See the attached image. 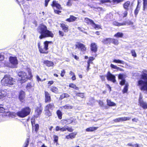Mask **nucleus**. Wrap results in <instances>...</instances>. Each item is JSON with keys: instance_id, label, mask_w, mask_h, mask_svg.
<instances>
[{"instance_id": "473e14b6", "label": "nucleus", "mask_w": 147, "mask_h": 147, "mask_svg": "<svg viewBox=\"0 0 147 147\" xmlns=\"http://www.w3.org/2000/svg\"><path fill=\"white\" fill-rule=\"evenodd\" d=\"M94 59V58L93 57H90L89 58V61L88 62V70L89 67L90 66V63Z\"/></svg>"}, {"instance_id": "09e8293b", "label": "nucleus", "mask_w": 147, "mask_h": 147, "mask_svg": "<svg viewBox=\"0 0 147 147\" xmlns=\"http://www.w3.org/2000/svg\"><path fill=\"white\" fill-rule=\"evenodd\" d=\"M131 53L132 56L134 57H136V54L135 50H132L131 51Z\"/></svg>"}, {"instance_id": "20e7f679", "label": "nucleus", "mask_w": 147, "mask_h": 147, "mask_svg": "<svg viewBox=\"0 0 147 147\" xmlns=\"http://www.w3.org/2000/svg\"><path fill=\"white\" fill-rule=\"evenodd\" d=\"M15 82L14 79L7 75L4 76L1 82L2 84L4 86L12 85L14 84Z\"/></svg>"}, {"instance_id": "f8f14e48", "label": "nucleus", "mask_w": 147, "mask_h": 147, "mask_svg": "<svg viewBox=\"0 0 147 147\" xmlns=\"http://www.w3.org/2000/svg\"><path fill=\"white\" fill-rule=\"evenodd\" d=\"M125 75L123 74H120L119 75L118 78L119 79L121 80L120 82V84L121 85H123L125 84V81L124 79Z\"/></svg>"}, {"instance_id": "1a4fd4ad", "label": "nucleus", "mask_w": 147, "mask_h": 147, "mask_svg": "<svg viewBox=\"0 0 147 147\" xmlns=\"http://www.w3.org/2000/svg\"><path fill=\"white\" fill-rule=\"evenodd\" d=\"M75 46L76 48L81 49L82 51H85L86 50V48L85 46L80 42H77Z\"/></svg>"}, {"instance_id": "69168bd1", "label": "nucleus", "mask_w": 147, "mask_h": 147, "mask_svg": "<svg viewBox=\"0 0 147 147\" xmlns=\"http://www.w3.org/2000/svg\"><path fill=\"white\" fill-rule=\"evenodd\" d=\"M25 144L26 145L24 147H27L29 144V141L28 139L26 141V142Z\"/></svg>"}, {"instance_id": "c756f323", "label": "nucleus", "mask_w": 147, "mask_h": 147, "mask_svg": "<svg viewBox=\"0 0 147 147\" xmlns=\"http://www.w3.org/2000/svg\"><path fill=\"white\" fill-rule=\"evenodd\" d=\"M69 74L71 76H72L71 79L73 80H76V77L74 72L71 71H70L69 72Z\"/></svg>"}, {"instance_id": "39448f33", "label": "nucleus", "mask_w": 147, "mask_h": 147, "mask_svg": "<svg viewBox=\"0 0 147 147\" xmlns=\"http://www.w3.org/2000/svg\"><path fill=\"white\" fill-rule=\"evenodd\" d=\"M50 41H46L44 42V47H43L40 42H39L38 43V46L39 51L40 53H47L48 52L47 51L48 49V44L51 43Z\"/></svg>"}, {"instance_id": "f3484780", "label": "nucleus", "mask_w": 147, "mask_h": 147, "mask_svg": "<svg viewBox=\"0 0 147 147\" xmlns=\"http://www.w3.org/2000/svg\"><path fill=\"white\" fill-rule=\"evenodd\" d=\"M61 27L65 32H66L68 31L69 27L67 25L63 23L61 24Z\"/></svg>"}, {"instance_id": "864d4df0", "label": "nucleus", "mask_w": 147, "mask_h": 147, "mask_svg": "<svg viewBox=\"0 0 147 147\" xmlns=\"http://www.w3.org/2000/svg\"><path fill=\"white\" fill-rule=\"evenodd\" d=\"M142 96L141 95V94H140V97L139 98V103H140V102H141L143 101L142 100Z\"/></svg>"}, {"instance_id": "79ce46f5", "label": "nucleus", "mask_w": 147, "mask_h": 147, "mask_svg": "<svg viewBox=\"0 0 147 147\" xmlns=\"http://www.w3.org/2000/svg\"><path fill=\"white\" fill-rule=\"evenodd\" d=\"M53 137L54 139V142L57 144L59 138L58 136L57 135H54Z\"/></svg>"}, {"instance_id": "c03bdc74", "label": "nucleus", "mask_w": 147, "mask_h": 147, "mask_svg": "<svg viewBox=\"0 0 147 147\" xmlns=\"http://www.w3.org/2000/svg\"><path fill=\"white\" fill-rule=\"evenodd\" d=\"M76 0H68L67 3V5L70 6L72 5V2L74 1H76Z\"/></svg>"}, {"instance_id": "13d9d810", "label": "nucleus", "mask_w": 147, "mask_h": 147, "mask_svg": "<svg viewBox=\"0 0 147 147\" xmlns=\"http://www.w3.org/2000/svg\"><path fill=\"white\" fill-rule=\"evenodd\" d=\"M31 122L32 126H33V125H34L35 124V121L34 119H31Z\"/></svg>"}, {"instance_id": "3c124183", "label": "nucleus", "mask_w": 147, "mask_h": 147, "mask_svg": "<svg viewBox=\"0 0 147 147\" xmlns=\"http://www.w3.org/2000/svg\"><path fill=\"white\" fill-rule=\"evenodd\" d=\"M5 112V109L2 107H0V113H3Z\"/></svg>"}, {"instance_id": "4be33fe9", "label": "nucleus", "mask_w": 147, "mask_h": 147, "mask_svg": "<svg viewBox=\"0 0 147 147\" xmlns=\"http://www.w3.org/2000/svg\"><path fill=\"white\" fill-rule=\"evenodd\" d=\"M44 63L48 67H52L54 65V63L53 62L48 60L45 61Z\"/></svg>"}, {"instance_id": "f03ea898", "label": "nucleus", "mask_w": 147, "mask_h": 147, "mask_svg": "<svg viewBox=\"0 0 147 147\" xmlns=\"http://www.w3.org/2000/svg\"><path fill=\"white\" fill-rule=\"evenodd\" d=\"M138 85L141 86V90L147 94V71L143 72L141 79L138 82Z\"/></svg>"}, {"instance_id": "8fccbe9b", "label": "nucleus", "mask_w": 147, "mask_h": 147, "mask_svg": "<svg viewBox=\"0 0 147 147\" xmlns=\"http://www.w3.org/2000/svg\"><path fill=\"white\" fill-rule=\"evenodd\" d=\"M66 130H67L69 132H71L73 131L74 129L71 127L66 126Z\"/></svg>"}, {"instance_id": "6e6d98bb", "label": "nucleus", "mask_w": 147, "mask_h": 147, "mask_svg": "<svg viewBox=\"0 0 147 147\" xmlns=\"http://www.w3.org/2000/svg\"><path fill=\"white\" fill-rule=\"evenodd\" d=\"M61 127L59 126H57L55 128V130L56 131H58L61 130Z\"/></svg>"}, {"instance_id": "6e6552de", "label": "nucleus", "mask_w": 147, "mask_h": 147, "mask_svg": "<svg viewBox=\"0 0 147 147\" xmlns=\"http://www.w3.org/2000/svg\"><path fill=\"white\" fill-rule=\"evenodd\" d=\"M107 79L108 80L111 81L114 83L116 82L115 77L112 75L109 71L108 72L107 75Z\"/></svg>"}, {"instance_id": "e2e57ef3", "label": "nucleus", "mask_w": 147, "mask_h": 147, "mask_svg": "<svg viewBox=\"0 0 147 147\" xmlns=\"http://www.w3.org/2000/svg\"><path fill=\"white\" fill-rule=\"evenodd\" d=\"M138 5L137 6V7L135 11V16H136L138 13Z\"/></svg>"}, {"instance_id": "0e129e2a", "label": "nucleus", "mask_w": 147, "mask_h": 147, "mask_svg": "<svg viewBox=\"0 0 147 147\" xmlns=\"http://www.w3.org/2000/svg\"><path fill=\"white\" fill-rule=\"evenodd\" d=\"M99 105L101 106H102L103 105V102L101 100H99L98 102Z\"/></svg>"}, {"instance_id": "72a5a7b5", "label": "nucleus", "mask_w": 147, "mask_h": 147, "mask_svg": "<svg viewBox=\"0 0 147 147\" xmlns=\"http://www.w3.org/2000/svg\"><path fill=\"white\" fill-rule=\"evenodd\" d=\"M69 86L71 88H72L75 90H78V88L77 87L76 85L72 83H71L69 84Z\"/></svg>"}, {"instance_id": "a19ab883", "label": "nucleus", "mask_w": 147, "mask_h": 147, "mask_svg": "<svg viewBox=\"0 0 147 147\" xmlns=\"http://www.w3.org/2000/svg\"><path fill=\"white\" fill-rule=\"evenodd\" d=\"M57 114L58 117L59 118L61 119L62 118V113L59 110H58L57 112Z\"/></svg>"}, {"instance_id": "58836bf2", "label": "nucleus", "mask_w": 147, "mask_h": 147, "mask_svg": "<svg viewBox=\"0 0 147 147\" xmlns=\"http://www.w3.org/2000/svg\"><path fill=\"white\" fill-rule=\"evenodd\" d=\"M32 127L33 129H34L36 131V132L38 130L39 128V125L38 124H35L33 125Z\"/></svg>"}, {"instance_id": "0eeeda50", "label": "nucleus", "mask_w": 147, "mask_h": 147, "mask_svg": "<svg viewBox=\"0 0 147 147\" xmlns=\"http://www.w3.org/2000/svg\"><path fill=\"white\" fill-rule=\"evenodd\" d=\"M10 63L11 64V67L14 68L18 64V60L16 57H10L9 58Z\"/></svg>"}, {"instance_id": "393cba45", "label": "nucleus", "mask_w": 147, "mask_h": 147, "mask_svg": "<svg viewBox=\"0 0 147 147\" xmlns=\"http://www.w3.org/2000/svg\"><path fill=\"white\" fill-rule=\"evenodd\" d=\"M98 128V127H91L87 128L86 131L87 132L93 131L96 130Z\"/></svg>"}, {"instance_id": "2f4dec72", "label": "nucleus", "mask_w": 147, "mask_h": 147, "mask_svg": "<svg viewBox=\"0 0 147 147\" xmlns=\"http://www.w3.org/2000/svg\"><path fill=\"white\" fill-rule=\"evenodd\" d=\"M107 105L110 106H115L116 105V104L115 103L111 102L110 100H107Z\"/></svg>"}, {"instance_id": "423d86ee", "label": "nucleus", "mask_w": 147, "mask_h": 147, "mask_svg": "<svg viewBox=\"0 0 147 147\" xmlns=\"http://www.w3.org/2000/svg\"><path fill=\"white\" fill-rule=\"evenodd\" d=\"M30 109L29 107H26L17 112L16 114L19 117H24L28 115L30 113Z\"/></svg>"}, {"instance_id": "37998d69", "label": "nucleus", "mask_w": 147, "mask_h": 147, "mask_svg": "<svg viewBox=\"0 0 147 147\" xmlns=\"http://www.w3.org/2000/svg\"><path fill=\"white\" fill-rule=\"evenodd\" d=\"M45 113L46 115H47L49 117L51 115V111L49 110H45Z\"/></svg>"}, {"instance_id": "7c9ffc66", "label": "nucleus", "mask_w": 147, "mask_h": 147, "mask_svg": "<svg viewBox=\"0 0 147 147\" xmlns=\"http://www.w3.org/2000/svg\"><path fill=\"white\" fill-rule=\"evenodd\" d=\"M113 62L116 63H118L122 64H125L124 61L119 59H115L113 60Z\"/></svg>"}, {"instance_id": "4468645a", "label": "nucleus", "mask_w": 147, "mask_h": 147, "mask_svg": "<svg viewBox=\"0 0 147 147\" xmlns=\"http://www.w3.org/2000/svg\"><path fill=\"white\" fill-rule=\"evenodd\" d=\"M127 11L126 10H123L121 12H119L118 13L120 17L124 18L127 15Z\"/></svg>"}, {"instance_id": "e433bc0d", "label": "nucleus", "mask_w": 147, "mask_h": 147, "mask_svg": "<svg viewBox=\"0 0 147 147\" xmlns=\"http://www.w3.org/2000/svg\"><path fill=\"white\" fill-rule=\"evenodd\" d=\"M51 90L53 92L56 93H57L58 92L57 88L55 87H52L51 89Z\"/></svg>"}, {"instance_id": "c85d7f7f", "label": "nucleus", "mask_w": 147, "mask_h": 147, "mask_svg": "<svg viewBox=\"0 0 147 147\" xmlns=\"http://www.w3.org/2000/svg\"><path fill=\"white\" fill-rule=\"evenodd\" d=\"M113 24L115 26H121L125 25H126L125 23H119L115 21L113 22Z\"/></svg>"}, {"instance_id": "6ab92c4d", "label": "nucleus", "mask_w": 147, "mask_h": 147, "mask_svg": "<svg viewBox=\"0 0 147 147\" xmlns=\"http://www.w3.org/2000/svg\"><path fill=\"white\" fill-rule=\"evenodd\" d=\"M25 98V92L23 91H21L19 93V98L20 100L22 101Z\"/></svg>"}, {"instance_id": "f257e3e1", "label": "nucleus", "mask_w": 147, "mask_h": 147, "mask_svg": "<svg viewBox=\"0 0 147 147\" xmlns=\"http://www.w3.org/2000/svg\"><path fill=\"white\" fill-rule=\"evenodd\" d=\"M38 32L41 34L39 38L42 39L47 37H53V34L51 32L48 30L46 26L43 25H40L38 28Z\"/></svg>"}, {"instance_id": "4c0bfd02", "label": "nucleus", "mask_w": 147, "mask_h": 147, "mask_svg": "<svg viewBox=\"0 0 147 147\" xmlns=\"http://www.w3.org/2000/svg\"><path fill=\"white\" fill-rule=\"evenodd\" d=\"M111 3V1L110 0H101L99 1V2H98V3Z\"/></svg>"}, {"instance_id": "bb28decb", "label": "nucleus", "mask_w": 147, "mask_h": 147, "mask_svg": "<svg viewBox=\"0 0 147 147\" xmlns=\"http://www.w3.org/2000/svg\"><path fill=\"white\" fill-rule=\"evenodd\" d=\"M112 38H109L104 39L102 40V42L105 44H107L112 42Z\"/></svg>"}, {"instance_id": "ea45409f", "label": "nucleus", "mask_w": 147, "mask_h": 147, "mask_svg": "<svg viewBox=\"0 0 147 147\" xmlns=\"http://www.w3.org/2000/svg\"><path fill=\"white\" fill-rule=\"evenodd\" d=\"M65 109H71L73 108V106L69 105H67L62 107Z\"/></svg>"}, {"instance_id": "de8ad7c7", "label": "nucleus", "mask_w": 147, "mask_h": 147, "mask_svg": "<svg viewBox=\"0 0 147 147\" xmlns=\"http://www.w3.org/2000/svg\"><path fill=\"white\" fill-rule=\"evenodd\" d=\"M69 96V95L67 94H63L61 96V97L62 98H63L66 97H68Z\"/></svg>"}, {"instance_id": "ddd939ff", "label": "nucleus", "mask_w": 147, "mask_h": 147, "mask_svg": "<svg viewBox=\"0 0 147 147\" xmlns=\"http://www.w3.org/2000/svg\"><path fill=\"white\" fill-rule=\"evenodd\" d=\"M90 49L91 51L94 52L96 53L97 49V45L95 43H92L90 45Z\"/></svg>"}, {"instance_id": "f704fd0d", "label": "nucleus", "mask_w": 147, "mask_h": 147, "mask_svg": "<svg viewBox=\"0 0 147 147\" xmlns=\"http://www.w3.org/2000/svg\"><path fill=\"white\" fill-rule=\"evenodd\" d=\"M125 86L124 87L123 89V90L122 92L123 93H126L128 90V85L127 83H125Z\"/></svg>"}, {"instance_id": "052dcab7", "label": "nucleus", "mask_w": 147, "mask_h": 147, "mask_svg": "<svg viewBox=\"0 0 147 147\" xmlns=\"http://www.w3.org/2000/svg\"><path fill=\"white\" fill-rule=\"evenodd\" d=\"M65 73V71L64 70H63L61 71V77H63Z\"/></svg>"}, {"instance_id": "412c9836", "label": "nucleus", "mask_w": 147, "mask_h": 147, "mask_svg": "<svg viewBox=\"0 0 147 147\" xmlns=\"http://www.w3.org/2000/svg\"><path fill=\"white\" fill-rule=\"evenodd\" d=\"M54 105L52 103H50L47 105L45 107V110H52L54 108Z\"/></svg>"}, {"instance_id": "dca6fc26", "label": "nucleus", "mask_w": 147, "mask_h": 147, "mask_svg": "<svg viewBox=\"0 0 147 147\" xmlns=\"http://www.w3.org/2000/svg\"><path fill=\"white\" fill-rule=\"evenodd\" d=\"M78 18L73 16H70L69 18L66 19V21L69 22H71L77 20Z\"/></svg>"}, {"instance_id": "2eb2a0df", "label": "nucleus", "mask_w": 147, "mask_h": 147, "mask_svg": "<svg viewBox=\"0 0 147 147\" xmlns=\"http://www.w3.org/2000/svg\"><path fill=\"white\" fill-rule=\"evenodd\" d=\"M54 8L56 7L57 9H61V5L56 1H53L51 5Z\"/></svg>"}, {"instance_id": "338daca9", "label": "nucleus", "mask_w": 147, "mask_h": 147, "mask_svg": "<svg viewBox=\"0 0 147 147\" xmlns=\"http://www.w3.org/2000/svg\"><path fill=\"white\" fill-rule=\"evenodd\" d=\"M42 109H38L36 110V111L38 113V114H40L41 112Z\"/></svg>"}, {"instance_id": "a878e982", "label": "nucleus", "mask_w": 147, "mask_h": 147, "mask_svg": "<svg viewBox=\"0 0 147 147\" xmlns=\"http://www.w3.org/2000/svg\"><path fill=\"white\" fill-rule=\"evenodd\" d=\"M123 33L121 32H118L114 35V36L117 38H121L123 37Z\"/></svg>"}, {"instance_id": "a211bd4d", "label": "nucleus", "mask_w": 147, "mask_h": 147, "mask_svg": "<svg viewBox=\"0 0 147 147\" xmlns=\"http://www.w3.org/2000/svg\"><path fill=\"white\" fill-rule=\"evenodd\" d=\"M45 101L46 102L51 101V97L49 94L47 92H45Z\"/></svg>"}, {"instance_id": "b1692460", "label": "nucleus", "mask_w": 147, "mask_h": 147, "mask_svg": "<svg viewBox=\"0 0 147 147\" xmlns=\"http://www.w3.org/2000/svg\"><path fill=\"white\" fill-rule=\"evenodd\" d=\"M84 22L88 24H90L91 25L94 22L93 20L88 18H85L84 20Z\"/></svg>"}, {"instance_id": "a18cd8bd", "label": "nucleus", "mask_w": 147, "mask_h": 147, "mask_svg": "<svg viewBox=\"0 0 147 147\" xmlns=\"http://www.w3.org/2000/svg\"><path fill=\"white\" fill-rule=\"evenodd\" d=\"M112 42L114 44L117 45L118 44V41L117 40H116L112 38Z\"/></svg>"}, {"instance_id": "aec40b11", "label": "nucleus", "mask_w": 147, "mask_h": 147, "mask_svg": "<svg viewBox=\"0 0 147 147\" xmlns=\"http://www.w3.org/2000/svg\"><path fill=\"white\" fill-rule=\"evenodd\" d=\"M130 4V3L129 1H127L123 5V8L125 10H128Z\"/></svg>"}, {"instance_id": "680f3d73", "label": "nucleus", "mask_w": 147, "mask_h": 147, "mask_svg": "<svg viewBox=\"0 0 147 147\" xmlns=\"http://www.w3.org/2000/svg\"><path fill=\"white\" fill-rule=\"evenodd\" d=\"M123 0H113V1L115 3H118L122 1Z\"/></svg>"}, {"instance_id": "5701e85b", "label": "nucleus", "mask_w": 147, "mask_h": 147, "mask_svg": "<svg viewBox=\"0 0 147 147\" xmlns=\"http://www.w3.org/2000/svg\"><path fill=\"white\" fill-rule=\"evenodd\" d=\"M6 91L2 90H0V99L3 98L6 95Z\"/></svg>"}, {"instance_id": "774afa93", "label": "nucleus", "mask_w": 147, "mask_h": 147, "mask_svg": "<svg viewBox=\"0 0 147 147\" xmlns=\"http://www.w3.org/2000/svg\"><path fill=\"white\" fill-rule=\"evenodd\" d=\"M117 66H116L115 65H114L113 64H111V67L112 68H113V69H116V67H117Z\"/></svg>"}, {"instance_id": "603ef678", "label": "nucleus", "mask_w": 147, "mask_h": 147, "mask_svg": "<svg viewBox=\"0 0 147 147\" xmlns=\"http://www.w3.org/2000/svg\"><path fill=\"white\" fill-rule=\"evenodd\" d=\"M66 130V126L61 127V131H65Z\"/></svg>"}, {"instance_id": "9d476101", "label": "nucleus", "mask_w": 147, "mask_h": 147, "mask_svg": "<svg viewBox=\"0 0 147 147\" xmlns=\"http://www.w3.org/2000/svg\"><path fill=\"white\" fill-rule=\"evenodd\" d=\"M131 118L127 117H122L117 118L114 120L115 122H119L120 121H125L127 120H129Z\"/></svg>"}, {"instance_id": "7ed1b4c3", "label": "nucleus", "mask_w": 147, "mask_h": 147, "mask_svg": "<svg viewBox=\"0 0 147 147\" xmlns=\"http://www.w3.org/2000/svg\"><path fill=\"white\" fill-rule=\"evenodd\" d=\"M27 71L28 72V76H27L26 73L24 71H20L18 73V76L21 78V80L20 81V82L21 83L26 82L28 79L30 78L32 76L30 69V68H28Z\"/></svg>"}, {"instance_id": "4d7b16f0", "label": "nucleus", "mask_w": 147, "mask_h": 147, "mask_svg": "<svg viewBox=\"0 0 147 147\" xmlns=\"http://www.w3.org/2000/svg\"><path fill=\"white\" fill-rule=\"evenodd\" d=\"M50 0H45V7H47L48 3Z\"/></svg>"}, {"instance_id": "9b49d317", "label": "nucleus", "mask_w": 147, "mask_h": 147, "mask_svg": "<svg viewBox=\"0 0 147 147\" xmlns=\"http://www.w3.org/2000/svg\"><path fill=\"white\" fill-rule=\"evenodd\" d=\"M77 134V132H74L69 134L65 136V138L67 139H72L75 138Z\"/></svg>"}, {"instance_id": "c9c22d12", "label": "nucleus", "mask_w": 147, "mask_h": 147, "mask_svg": "<svg viewBox=\"0 0 147 147\" xmlns=\"http://www.w3.org/2000/svg\"><path fill=\"white\" fill-rule=\"evenodd\" d=\"M92 26L95 29L98 30L100 28V26L96 24L94 22L93 23Z\"/></svg>"}, {"instance_id": "5fc2aeb1", "label": "nucleus", "mask_w": 147, "mask_h": 147, "mask_svg": "<svg viewBox=\"0 0 147 147\" xmlns=\"http://www.w3.org/2000/svg\"><path fill=\"white\" fill-rule=\"evenodd\" d=\"M66 121H67V122H65L67 124H69L73 122V120L71 119H68Z\"/></svg>"}, {"instance_id": "49530a36", "label": "nucleus", "mask_w": 147, "mask_h": 147, "mask_svg": "<svg viewBox=\"0 0 147 147\" xmlns=\"http://www.w3.org/2000/svg\"><path fill=\"white\" fill-rule=\"evenodd\" d=\"M143 1L144 9V10L145 8H146L147 7V0H143Z\"/></svg>"}, {"instance_id": "bf43d9fd", "label": "nucleus", "mask_w": 147, "mask_h": 147, "mask_svg": "<svg viewBox=\"0 0 147 147\" xmlns=\"http://www.w3.org/2000/svg\"><path fill=\"white\" fill-rule=\"evenodd\" d=\"M31 87V85L30 84H28L26 86V88L28 90Z\"/></svg>"}, {"instance_id": "cd10ccee", "label": "nucleus", "mask_w": 147, "mask_h": 147, "mask_svg": "<svg viewBox=\"0 0 147 147\" xmlns=\"http://www.w3.org/2000/svg\"><path fill=\"white\" fill-rule=\"evenodd\" d=\"M140 106L144 109H147V103L143 101L139 103Z\"/></svg>"}]
</instances>
